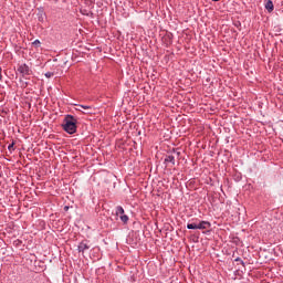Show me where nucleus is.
<instances>
[{
	"instance_id": "f257e3e1",
	"label": "nucleus",
	"mask_w": 283,
	"mask_h": 283,
	"mask_svg": "<svg viewBox=\"0 0 283 283\" xmlns=\"http://www.w3.org/2000/svg\"><path fill=\"white\" fill-rule=\"evenodd\" d=\"M76 123H78L76 117H74L73 115H66L64 117L62 127L64 132H66V134H76Z\"/></svg>"
},
{
	"instance_id": "f03ea898",
	"label": "nucleus",
	"mask_w": 283,
	"mask_h": 283,
	"mask_svg": "<svg viewBox=\"0 0 283 283\" xmlns=\"http://www.w3.org/2000/svg\"><path fill=\"white\" fill-rule=\"evenodd\" d=\"M115 217L116 220H120V222H123V224H127L129 222V217L127 214H125V209H123L122 206H117L115 208Z\"/></svg>"
},
{
	"instance_id": "7ed1b4c3",
	"label": "nucleus",
	"mask_w": 283,
	"mask_h": 283,
	"mask_svg": "<svg viewBox=\"0 0 283 283\" xmlns=\"http://www.w3.org/2000/svg\"><path fill=\"white\" fill-rule=\"evenodd\" d=\"M17 72H19L23 78H25V76H30V74H32V70L25 63L18 64Z\"/></svg>"
},
{
	"instance_id": "20e7f679",
	"label": "nucleus",
	"mask_w": 283,
	"mask_h": 283,
	"mask_svg": "<svg viewBox=\"0 0 283 283\" xmlns=\"http://www.w3.org/2000/svg\"><path fill=\"white\" fill-rule=\"evenodd\" d=\"M90 249V244L87 243V241H82L78 247H77V251L80 253H85V251H88Z\"/></svg>"
},
{
	"instance_id": "39448f33",
	"label": "nucleus",
	"mask_w": 283,
	"mask_h": 283,
	"mask_svg": "<svg viewBox=\"0 0 283 283\" xmlns=\"http://www.w3.org/2000/svg\"><path fill=\"white\" fill-rule=\"evenodd\" d=\"M198 229L200 230H205V229H211V222L209 221H200L198 224H197Z\"/></svg>"
},
{
	"instance_id": "423d86ee",
	"label": "nucleus",
	"mask_w": 283,
	"mask_h": 283,
	"mask_svg": "<svg viewBox=\"0 0 283 283\" xmlns=\"http://www.w3.org/2000/svg\"><path fill=\"white\" fill-rule=\"evenodd\" d=\"M265 10H268V12H273V10H274L273 1H271V0L266 1Z\"/></svg>"
},
{
	"instance_id": "0eeeda50",
	"label": "nucleus",
	"mask_w": 283,
	"mask_h": 283,
	"mask_svg": "<svg viewBox=\"0 0 283 283\" xmlns=\"http://www.w3.org/2000/svg\"><path fill=\"white\" fill-rule=\"evenodd\" d=\"M38 21H40V23H43V21H45V12L43 10H39Z\"/></svg>"
},
{
	"instance_id": "6e6552de",
	"label": "nucleus",
	"mask_w": 283,
	"mask_h": 283,
	"mask_svg": "<svg viewBox=\"0 0 283 283\" xmlns=\"http://www.w3.org/2000/svg\"><path fill=\"white\" fill-rule=\"evenodd\" d=\"M165 163H171V165H176V156L174 155L166 156Z\"/></svg>"
},
{
	"instance_id": "1a4fd4ad",
	"label": "nucleus",
	"mask_w": 283,
	"mask_h": 283,
	"mask_svg": "<svg viewBox=\"0 0 283 283\" xmlns=\"http://www.w3.org/2000/svg\"><path fill=\"white\" fill-rule=\"evenodd\" d=\"M77 112H83V109H92L90 105H77Z\"/></svg>"
},
{
	"instance_id": "9d476101",
	"label": "nucleus",
	"mask_w": 283,
	"mask_h": 283,
	"mask_svg": "<svg viewBox=\"0 0 283 283\" xmlns=\"http://www.w3.org/2000/svg\"><path fill=\"white\" fill-rule=\"evenodd\" d=\"M187 229H198V223H188Z\"/></svg>"
},
{
	"instance_id": "9b49d317",
	"label": "nucleus",
	"mask_w": 283,
	"mask_h": 283,
	"mask_svg": "<svg viewBox=\"0 0 283 283\" xmlns=\"http://www.w3.org/2000/svg\"><path fill=\"white\" fill-rule=\"evenodd\" d=\"M44 76H45L46 78H52V76H54V73H52V72H46V73L44 74Z\"/></svg>"
},
{
	"instance_id": "f8f14e48",
	"label": "nucleus",
	"mask_w": 283,
	"mask_h": 283,
	"mask_svg": "<svg viewBox=\"0 0 283 283\" xmlns=\"http://www.w3.org/2000/svg\"><path fill=\"white\" fill-rule=\"evenodd\" d=\"M33 45H34L35 48H40V46H41V41L35 40V41L33 42Z\"/></svg>"
},
{
	"instance_id": "ddd939ff",
	"label": "nucleus",
	"mask_w": 283,
	"mask_h": 283,
	"mask_svg": "<svg viewBox=\"0 0 283 283\" xmlns=\"http://www.w3.org/2000/svg\"><path fill=\"white\" fill-rule=\"evenodd\" d=\"M8 149H9V151H13L14 150V143L10 144L8 146Z\"/></svg>"
},
{
	"instance_id": "4468645a",
	"label": "nucleus",
	"mask_w": 283,
	"mask_h": 283,
	"mask_svg": "<svg viewBox=\"0 0 283 283\" xmlns=\"http://www.w3.org/2000/svg\"><path fill=\"white\" fill-rule=\"evenodd\" d=\"M174 154H175V156H177V158H179V157H180V151H178V150L174 149Z\"/></svg>"
},
{
	"instance_id": "2eb2a0df",
	"label": "nucleus",
	"mask_w": 283,
	"mask_h": 283,
	"mask_svg": "<svg viewBox=\"0 0 283 283\" xmlns=\"http://www.w3.org/2000/svg\"><path fill=\"white\" fill-rule=\"evenodd\" d=\"M1 78H3V76L1 75V67H0V81H1Z\"/></svg>"
},
{
	"instance_id": "dca6fc26",
	"label": "nucleus",
	"mask_w": 283,
	"mask_h": 283,
	"mask_svg": "<svg viewBox=\"0 0 283 283\" xmlns=\"http://www.w3.org/2000/svg\"><path fill=\"white\" fill-rule=\"evenodd\" d=\"M212 1H220V0H212Z\"/></svg>"
}]
</instances>
